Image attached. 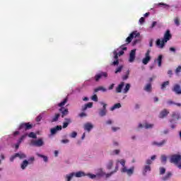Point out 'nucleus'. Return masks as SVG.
<instances>
[{
  "label": "nucleus",
  "instance_id": "1",
  "mask_svg": "<svg viewBox=\"0 0 181 181\" xmlns=\"http://www.w3.org/2000/svg\"><path fill=\"white\" fill-rule=\"evenodd\" d=\"M170 39H172V34H170V30H167L161 41L160 39H157L156 42L157 47H159L160 49H163V47H165V43H168Z\"/></svg>",
  "mask_w": 181,
  "mask_h": 181
},
{
  "label": "nucleus",
  "instance_id": "2",
  "mask_svg": "<svg viewBox=\"0 0 181 181\" xmlns=\"http://www.w3.org/2000/svg\"><path fill=\"white\" fill-rule=\"evenodd\" d=\"M117 163H120L122 165V166L123 167L121 169V172L122 173H127V175L128 176H132V175H134V170H135V168L134 167H132L129 169H127V167L125 166V160L124 159H121L117 160Z\"/></svg>",
  "mask_w": 181,
  "mask_h": 181
},
{
  "label": "nucleus",
  "instance_id": "3",
  "mask_svg": "<svg viewBox=\"0 0 181 181\" xmlns=\"http://www.w3.org/2000/svg\"><path fill=\"white\" fill-rule=\"evenodd\" d=\"M170 163L175 165L178 169H181V155L180 154H173L170 156Z\"/></svg>",
  "mask_w": 181,
  "mask_h": 181
},
{
  "label": "nucleus",
  "instance_id": "4",
  "mask_svg": "<svg viewBox=\"0 0 181 181\" xmlns=\"http://www.w3.org/2000/svg\"><path fill=\"white\" fill-rule=\"evenodd\" d=\"M16 158H19V159H26V154L23 153H16L14 155L11 156L10 158V162H13Z\"/></svg>",
  "mask_w": 181,
  "mask_h": 181
},
{
  "label": "nucleus",
  "instance_id": "5",
  "mask_svg": "<svg viewBox=\"0 0 181 181\" xmlns=\"http://www.w3.org/2000/svg\"><path fill=\"white\" fill-rule=\"evenodd\" d=\"M33 128V125L30 124V123H21L19 126L18 129H23V131H28L29 129H32Z\"/></svg>",
  "mask_w": 181,
  "mask_h": 181
},
{
  "label": "nucleus",
  "instance_id": "6",
  "mask_svg": "<svg viewBox=\"0 0 181 181\" xmlns=\"http://www.w3.org/2000/svg\"><path fill=\"white\" fill-rule=\"evenodd\" d=\"M141 34H139V33H138V31H134L132 32L129 36L126 39V42L128 43H131V42H132V39L134 37H139Z\"/></svg>",
  "mask_w": 181,
  "mask_h": 181
},
{
  "label": "nucleus",
  "instance_id": "7",
  "mask_svg": "<svg viewBox=\"0 0 181 181\" xmlns=\"http://www.w3.org/2000/svg\"><path fill=\"white\" fill-rule=\"evenodd\" d=\"M31 145H33V146H37L38 148H40V146H43V145H45V142L43 141V139H39L37 140L32 141Z\"/></svg>",
  "mask_w": 181,
  "mask_h": 181
},
{
  "label": "nucleus",
  "instance_id": "8",
  "mask_svg": "<svg viewBox=\"0 0 181 181\" xmlns=\"http://www.w3.org/2000/svg\"><path fill=\"white\" fill-rule=\"evenodd\" d=\"M151 50L148 49L145 54V57L142 59L143 64H148L151 62Z\"/></svg>",
  "mask_w": 181,
  "mask_h": 181
},
{
  "label": "nucleus",
  "instance_id": "9",
  "mask_svg": "<svg viewBox=\"0 0 181 181\" xmlns=\"http://www.w3.org/2000/svg\"><path fill=\"white\" fill-rule=\"evenodd\" d=\"M100 104H101V105H103V109L100 110L99 115L100 117H105V115H107V104H105L103 102H101Z\"/></svg>",
  "mask_w": 181,
  "mask_h": 181
},
{
  "label": "nucleus",
  "instance_id": "10",
  "mask_svg": "<svg viewBox=\"0 0 181 181\" xmlns=\"http://www.w3.org/2000/svg\"><path fill=\"white\" fill-rule=\"evenodd\" d=\"M103 77L107 78L108 77V74H107V72H100L95 76V81H100V79L103 78Z\"/></svg>",
  "mask_w": 181,
  "mask_h": 181
},
{
  "label": "nucleus",
  "instance_id": "11",
  "mask_svg": "<svg viewBox=\"0 0 181 181\" xmlns=\"http://www.w3.org/2000/svg\"><path fill=\"white\" fill-rule=\"evenodd\" d=\"M113 54H114V59H115V61H114L112 63V66H118V64H119V61L118 60L119 54L117 50L113 51Z\"/></svg>",
  "mask_w": 181,
  "mask_h": 181
},
{
  "label": "nucleus",
  "instance_id": "12",
  "mask_svg": "<svg viewBox=\"0 0 181 181\" xmlns=\"http://www.w3.org/2000/svg\"><path fill=\"white\" fill-rule=\"evenodd\" d=\"M59 112H61V117L62 118H64L66 115H69V109L66 107H61L59 110Z\"/></svg>",
  "mask_w": 181,
  "mask_h": 181
},
{
  "label": "nucleus",
  "instance_id": "13",
  "mask_svg": "<svg viewBox=\"0 0 181 181\" xmlns=\"http://www.w3.org/2000/svg\"><path fill=\"white\" fill-rule=\"evenodd\" d=\"M93 128H94V126L90 122H87L83 125V129L88 132H90Z\"/></svg>",
  "mask_w": 181,
  "mask_h": 181
},
{
  "label": "nucleus",
  "instance_id": "14",
  "mask_svg": "<svg viewBox=\"0 0 181 181\" xmlns=\"http://www.w3.org/2000/svg\"><path fill=\"white\" fill-rule=\"evenodd\" d=\"M136 54V49H132L131 52H130V54H129V62L130 63H132L134 60H135V56Z\"/></svg>",
  "mask_w": 181,
  "mask_h": 181
},
{
  "label": "nucleus",
  "instance_id": "15",
  "mask_svg": "<svg viewBox=\"0 0 181 181\" xmlns=\"http://www.w3.org/2000/svg\"><path fill=\"white\" fill-rule=\"evenodd\" d=\"M57 131H62V126H57L50 129L51 135L57 134Z\"/></svg>",
  "mask_w": 181,
  "mask_h": 181
},
{
  "label": "nucleus",
  "instance_id": "16",
  "mask_svg": "<svg viewBox=\"0 0 181 181\" xmlns=\"http://www.w3.org/2000/svg\"><path fill=\"white\" fill-rule=\"evenodd\" d=\"M173 91H174L175 94H181L180 85L179 84L174 85L173 88Z\"/></svg>",
  "mask_w": 181,
  "mask_h": 181
},
{
  "label": "nucleus",
  "instance_id": "17",
  "mask_svg": "<svg viewBox=\"0 0 181 181\" xmlns=\"http://www.w3.org/2000/svg\"><path fill=\"white\" fill-rule=\"evenodd\" d=\"M166 144V140H163L161 142H156V141H153L151 143V145H153L155 146H158V148H160Z\"/></svg>",
  "mask_w": 181,
  "mask_h": 181
},
{
  "label": "nucleus",
  "instance_id": "18",
  "mask_svg": "<svg viewBox=\"0 0 181 181\" xmlns=\"http://www.w3.org/2000/svg\"><path fill=\"white\" fill-rule=\"evenodd\" d=\"M169 111L166 109L163 110L159 114V118H165L168 117Z\"/></svg>",
  "mask_w": 181,
  "mask_h": 181
},
{
  "label": "nucleus",
  "instance_id": "19",
  "mask_svg": "<svg viewBox=\"0 0 181 181\" xmlns=\"http://www.w3.org/2000/svg\"><path fill=\"white\" fill-rule=\"evenodd\" d=\"M151 165H144L143 168V175L145 176L146 175V173L147 172H151Z\"/></svg>",
  "mask_w": 181,
  "mask_h": 181
},
{
  "label": "nucleus",
  "instance_id": "20",
  "mask_svg": "<svg viewBox=\"0 0 181 181\" xmlns=\"http://www.w3.org/2000/svg\"><path fill=\"white\" fill-rule=\"evenodd\" d=\"M172 118L174 120L180 119V118H181L180 114L179 112H174L172 114Z\"/></svg>",
  "mask_w": 181,
  "mask_h": 181
},
{
  "label": "nucleus",
  "instance_id": "21",
  "mask_svg": "<svg viewBox=\"0 0 181 181\" xmlns=\"http://www.w3.org/2000/svg\"><path fill=\"white\" fill-rule=\"evenodd\" d=\"M65 122L63 123L62 128H67L69 127V124H71V119L70 118H65Z\"/></svg>",
  "mask_w": 181,
  "mask_h": 181
},
{
  "label": "nucleus",
  "instance_id": "22",
  "mask_svg": "<svg viewBox=\"0 0 181 181\" xmlns=\"http://www.w3.org/2000/svg\"><path fill=\"white\" fill-rule=\"evenodd\" d=\"M28 165H30L29 161H28V160H24L21 165V168L23 170H25Z\"/></svg>",
  "mask_w": 181,
  "mask_h": 181
},
{
  "label": "nucleus",
  "instance_id": "23",
  "mask_svg": "<svg viewBox=\"0 0 181 181\" xmlns=\"http://www.w3.org/2000/svg\"><path fill=\"white\" fill-rule=\"evenodd\" d=\"M60 118V113H56L54 117H52L51 122H57Z\"/></svg>",
  "mask_w": 181,
  "mask_h": 181
},
{
  "label": "nucleus",
  "instance_id": "24",
  "mask_svg": "<svg viewBox=\"0 0 181 181\" xmlns=\"http://www.w3.org/2000/svg\"><path fill=\"white\" fill-rule=\"evenodd\" d=\"M87 108H93V103H88L84 105V106L82 107V111H86Z\"/></svg>",
  "mask_w": 181,
  "mask_h": 181
},
{
  "label": "nucleus",
  "instance_id": "25",
  "mask_svg": "<svg viewBox=\"0 0 181 181\" xmlns=\"http://www.w3.org/2000/svg\"><path fill=\"white\" fill-rule=\"evenodd\" d=\"M74 177V173H71L65 176L66 181H71Z\"/></svg>",
  "mask_w": 181,
  "mask_h": 181
},
{
  "label": "nucleus",
  "instance_id": "26",
  "mask_svg": "<svg viewBox=\"0 0 181 181\" xmlns=\"http://www.w3.org/2000/svg\"><path fill=\"white\" fill-rule=\"evenodd\" d=\"M74 176L75 177H83L86 176V173H84V172L83 171H79L77 173H74Z\"/></svg>",
  "mask_w": 181,
  "mask_h": 181
},
{
  "label": "nucleus",
  "instance_id": "27",
  "mask_svg": "<svg viewBox=\"0 0 181 181\" xmlns=\"http://www.w3.org/2000/svg\"><path fill=\"white\" fill-rule=\"evenodd\" d=\"M114 165V160H109V161L107 163V169H108L109 170H111V169H112V166Z\"/></svg>",
  "mask_w": 181,
  "mask_h": 181
},
{
  "label": "nucleus",
  "instance_id": "28",
  "mask_svg": "<svg viewBox=\"0 0 181 181\" xmlns=\"http://www.w3.org/2000/svg\"><path fill=\"white\" fill-rule=\"evenodd\" d=\"M170 177H172V173L168 172L164 177H163L162 179H163V180L166 181V180H169V179H170Z\"/></svg>",
  "mask_w": 181,
  "mask_h": 181
},
{
  "label": "nucleus",
  "instance_id": "29",
  "mask_svg": "<svg viewBox=\"0 0 181 181\" xmlns=\"http://www.w3.org/2000/svg\"><path fill=\"white\" fill-rule=\"evenodd\" d=\"M98 91H103V93H105V91H107V89L103 86H99L94 90V93H98Z\"/></svg>",
  "mask_w": 181,
  "mask_h": 181
},
{
  "label": "nucleus",
  "instance_id": "30",
  "mask_svg": "<svg viewBox=\"0 0 181 181\" xmlns=\"http://www.w3.org/2000/svg\"><path fill=\"white\" fill-rule=\"evenodd\" d=\"M124 83L122 82L118 87L116 88L117 93H121L122 91V87H124Z\"/></svg>",
  "mask_w": 181,
  "mask_h": 181
},
{
  "label": "nucleus",
  "instance_id": "31",
  "mask_svg": "<svg viewBox=\"0 0 181 181\" xmlns=\"http://www.w3.org/2000/svg\"><path fill=\"white\" fill-rule=\"evenodd\" d=\"M67 103V98H64L62 102L58 104V107H61V108H64V105Z\"/></svg>",
  "mask_w": 181,
  "mask_h": 181
},
{
  "label": "nucleus",
  "instance_id": "32",
  "mask_svg": "<svg viewBox=\"0 0 181 181\" xmlns=\"http://www.w3.org/2000/svg\"><path fill=\"white\" fill-rule=\"evenodd\" d=\"M118 108H121V103H116L112 107H110V111H114V110H117Z\"/></svg>",
  "mask_w": 181,
  "mask_h": 181
},
{
  "label": "nucleus",
  "instance_id": "33",
  "mask_svg": "<svg viewBox=\"0 0 181 181\" xmlns=\"http://www.w3.org/2000/svg\"><path fill=\"white\" fill-rule=\"evenodd\" d=\"M167 104H168V105H177V107H181V104L180 103H176L175 102H173V100H168Z\"/></svg>",
  "mask_w": 181,
  "mask_h": 181
},
{
  "label": "nucleus",
  "instance_id": "34",
  "mask_svg": "<svg viewBox=\"0 0 181 181\" xmlns=\"http://www.w3.org/2000/svg\"><path fill=\"white\" fill-rule=\"evenodd\" d=\"M163 58V56L162 54H160L157 59L158 67H160L162 66V59Z\"/></svg>",
  "mask_w": 181,
  "mask_h": 181
},
{
  "label": "nucleus",
  "instance_id": "35",
  "mask_svg": "<svg viewBox=\"0 0 181 181\" xmlns=\"http://www.w3.org/2000/svg\"><path fill=\"white\" fill-rule=\"evenodd\" d=\"M157 5L158 6H160L161 8H164V9H169V5L165 3H159Z\"/></svg>",
  "mask_w": 181,
  "mask_h": 181
},
{
  "label": "nucleus",
  "instance_id": "36",
  "mask_svg": "<svg viewBox=\"0 0 181 181\" xmlns=\"http://www.w3.org/2000/svg\"><path fill=\"white\" fill-rule=\"evenodd\" d=\"M122 69H124V66L120 65L119 67H117L115 71V74H118V73H121L122 71Z\"/></svg>",
  "mask_w": 181,
  "mask_h": 181
},
{
  "label": "nucleus",
  "instance_id": "37",
  "mask_svg": "<svg viewBox=\"0 0 181 181\" xmlns=\"http://www.w3.org/2000/svg\"><path fill=\"white\" fill-rule=\"evenodd\" d=\"M145 91H151L152 90V85L151 83H148L145 88H144Z\"/></svg>",
  "mask_w": 181,
  "mask_h": 181
},
{
  "label": "nucleus",
  "instance_id": "38",
  "mask_svg": "<svg viewBox=\"0 0 181 181\" xmlns=\"http://www.w3.org/2000/svg\"><path fill=\"white\" fill-rule=\"evenodd\" d=\"M166 86H169V81H166L162 83L161 90H165V88H166Z\"/></svg>",
  "mask_w": 181,
  "mask_h": 181
},
{
  "label": "nucleus",
  "instance_id": "39",
  "mask_svg": "<svg viewBox=\"0 0 181 181\" xmlns=\"http://www.w3.org/2000/svg\"><path fill=\"white\" fill-rule=\"evenodd\" d=\"M96 176H105V173L103 171V169H100V171L96 174Z\"/></svg>",
  "mask_w": 181,
  "mask_h": 181
},
{
  "label": "nucleus",
  "instance_id": "40",
  "mask_svg": "<svg viewBox=\"0 0 181 181\" xmlns=\"http://www.w3.org/2000/svg\"><path fill=\"white\" fill-rule=\"evenodd\" d=\"M166 160H168V157H166V156H165V155H162L161 156L162 163H163L165 165V163H166Z\"/></svg>",
  "mask_w": 181,
  "mask_h": 181
},
{
  "label": "nucleus",
  "instance_id": "41",
  "mask_svg": "<svg viewBox=\"0 0 181 181\" xmlns=\"http://www.w3.org/2000/svg\"><path fill=\"white\" fill-rule=\"evenodd\" d=\"M129 88H131V84L127 83L124 89V93H128V91H129Z\"/></svg>",
  "mask_w": 181,
  "mask_h": 181
},
{
  "label": "nucleus",
  "instance_id": "42",
  "mask_svg": "<svg viewBox=\"0 0 181 181\" xmlns=\"http://www.w3.org/2000/svg\"><path fill=\"white\" fill-rule=\"evenodd\" d=\"M37 156H39V158H42L44 160V162H47V160H48L47 156H43V155L39 154V153H37Z\"/></svg>",
  "mask_w": 181,
  "mask_h": 181
},
{
  "label": "nucleus",
  "instance_id": "43",
  "mask_svg": "<svg viewBox=\"0 0 181 181\" xmlns=\"http://www.w3.org/2000/svg\"><path fill=\"white\" fill-rule=\"evenodd\" d=\"M29 138H33L34 139H36V138H37V136H36V134H35V132H30L28 134Z\"/></svg>",
  "mask_w": 181,
  "mask_h": 181
},
{
  "label": "nucleus",
  "instance_id": "44",
  "mask_svg": "<svg viewBox=\"0 0 181 181\" xmlns=\"http://www.w3.org/2000/svg\"><path fill=\"white\" fill-rule=\"evenodd\" d=\"M166 169L163 167L160 168V175H165Z\"/></svg>",
  "mask_w": 181,
  "mask_h": 181
},
{
  "label": "nucleus",
  "instance_id": "45",
  "mask_svg": "<svg viewBox=\"0 0 181 181\" xmlns=\"http://www.w3.org/2000/svg\"><path fill=\"white\" fill-rule=\"evenodd\" d=\"M129 77V70H127L126 75L122 76L123 80H127V78Z\"/></svg>",
  "mask_w": 181,
  "mask_h": 181
},
{
  "label": "nucleus",
  "instance_id": "46",
  "mask_svg": "<svg viewBox=\"0 0 181 181\" xmlns=\"http://www.w3.org/2000/svg\"><path fill=\"white\" fill-rule=\"evenodd\" d=\"M91 100L97 103L98 101V97L97 96L96 94H95L91 97Z\"/></svg>",
  "mask_w": 181,
  "mask_h": 181
},
{
  "label": "nucleus",
  "instance_id": "47",
  "mask_svg": "<svg viewBox=\"0 0 181 181\" xmlns=\"http://www.w3.org/2000/svg\"><path fill=\"white\" fill-rule=\"evenodd\" d=\"M144 127H145L146 129H149V128H153V124L147 123L145 124Z\"/></svg>",
  "mask_w": 181,
  "mask_h": 181
},
{
  "label": "nucleus",
  "instance_id": "48",
  "mask_svg": "<svg viewBox=\"0 0 181 181\" xmlns=\"http://www.w3.org/2000/svg\"><path fill=\"white\" fill-rule=\"evenodd\" d=\"M174 22H175L176 26H179V25H180V23L179 21V18H177V17L174 19Z\"/></svg>",
  "mask_w": 181,
  "mask_h": 181
},
{
  "label": "nucleus",
  "instance_id": "49",
  "mask_svg": "<svg viewBox=\"0 0 181 181\" xmlns=\"http://www.w3.org/2000/svg\"><path fill=\"white\" fill-rule=\"evenodd\" d=\"M33 162H35V157H30L29 159H28V163L30 165H32V163H33Z\"/></svg>",
  "mask_w": 181,
  "mask_h": 181
},
{
  "label": "nucleus",
  "instance_id": "50",
  "mask_svg": "<svg viewBox=\"0 0 181 181\" xmlns=\"http://www.w3.org/2000/svg\"><path fill=\"white\" fill-rule=\"evenodd\" d=\"M25 136L23 135L18 141V144H22V141H23L25 139Z\"/></svg>",
  "mask_w": 181,
  "mask_h": 181
},
{
  "label": "nucleus",
  "instance_id": "51",
  "mask_svg": "<svg viewBox=\"0 0 181 181\" xmlns=\"http://www.w3.org/2000/svg\"><path fill=\"white\" fill-rule=\"evenodd\" d=\"M42 115H38V116L36 117V122H40V121H42Z\"/></svg>",
  "mask_w": 181,
  "mask_h": 181
},
{
  "label": "nucleus",
  "instance_id": "52",
  "mask_svg": "<svg viewBox=\"0 0 181 181\" xmlns=\"http://www.w3.org/2000/svg\"><path fill=\"white\" fill-rule=\"evenodd\" d=\"M139 23H140V25H144V23H145V18L141 17V18L139 19Z\"/></svg>",
  "mask_w": 181,
  "mask_h": 181
},
{
  "label": "nucleus",
  "instance_id": "53",
  "mask_svg": "<svg viewBox=\"0 0 181 181\" xmlns=\"http://www.w3.org/2000/svg\"><path fill=\"white\" fill-rule=\"evenodd\" d=\"M88 176L90 177V179H95V177H97V175L94 174H88Z\"/></svg>",
  "mask_w": 181,
  "mask_h": 181
},
{
  "label": "nucleus",
  "instance_id": "54",
  "mask_svg": "<svg viewBox=\"0 0 181 181\" xmlns=\"http://www.w3.org/2000/svg\"><path fill=\"white\" fill-rule=\"evenodd\" d=\"M71 138H76V136H77V132H73L71 134H70Z\"/></svg>",
  "mask_w": 181,
  "mask_h": 181
},
{
  "label": "nucleus",
  "instance_id": "55",
  "mask_svg": "<svg viewBox=\"0 0 181 181\" xmlns=\"http://www.w3.org/2000/svg\"><path fill=\"white\" fill-rule=\"evenodd\" d=\"M181 71V65L178 66V67H177V69H175V73L177 74L179 73H180Z\"/></svg>",
  "mask_w": 181,
  "mask_h": 181
},
{
  "label": "nucleus",
  "instance_id": "56",
  "mask_svg": "<svg viewBox=\"0 0 181 181\" xmlns=\"http://www.w3.org/2000/svg\"><path fill=\"white\" fill-rule=\"evenodd\" d=\"M119 165V163H118V162L117 161L115 170L112 171V172H114V173H115L116 172H118V169H119V165Z\"/></svg>",
  "mask_w": 181,
  "mask_h": 181
},
{
  "label": "nucleus",
  "instance_id": "57",
  "mask_svg": "<svg viewBox=\"0 0 181 181\" xmlns=\"http://www.w3.org/2000/svg\"><path fill=\"white\" fill-rule=\"evenodd\" d=\"M146 163L147 165L151 166V165H152V160H151V159L146 160Z\"/></svg>",
  "mask_w": 181,
  "mask_h": 181
},
{
  "label": "nucleus",
  "instance_id": "58",
  "mask_svg": "<svg viewBox=\"0 0 181 181\" xmlns=\"http://www.w3.org/2000/svg\"><path fill=\"white\" fill-rule=\"evenodd\" d=\"M113 173L114 172L112 171L110 173H107V174L105 173V176L106 178H108V177H110V176H112Z\"/></svg>",
  "mask_w": 181,
  "mask_h": 181
},
{
  "label": "nucleus",
  "instance_id": "59",
  "mask_svg": "<svg viewBox=\"0 0 181 181\" xmlns=\"http://www.w3.org/2000/svg\"><path fill=\"white\" fill-rule=\"evenodd\" d=\"M170 52H173V53H176V48L171 47H170Z\"/></svg>",
  "mask_w": 181,
  "mask_h": 181
},
{
  "label": "nucleus",
  "instance_id": "60",
  "mask_svg": "<svg viewBox=\"0 0 181 181\" xmlns=\"http://www.w3.org/2000/svg\"><path fill=\"white\" fill-rule=\"evenodd\" d=\"M69 140L67 139L62 140V144H69Z\"/></svg>",
  "mask_w": 181,
  "mask_h": 181
},
{
  "label": "nucleus",
  "instance_id": "61",
  "mask_svg": "<svg viewBox=\"0 0 181 181\" xmlns=\"http://www.w3.org/2000/svg\"><path fill=\"white\" fill-rule=\"evenodd\" d=\"M79 117H81V118H83V117H87V114H86L85 112H81V114H79Z\"/></svg>",
  "mask_w": 181,
  "mask_h": 181
},
{
  "label": "nucleus",
  "instance_id": "62",
  "mask_svg": "<svg viewBox=\"0 0 181 181\" xmlns=\"http://www.w3.org/2000/svg\"><path fill=\"white\" fill-rule=\"evenodd\" d=\"M118 129H119V127H112V130L113 131V132H117Z\"/></svg>",
  "mask_w": 181,
  "mask_h": 181
},
{
  "label": "nucleus",
  "instance_id": "63",
  "mask_svg": "<svg viewBox=\"0 0 181 181\" xmlns=\"http://www.w3.org/2000/svg\"><path fill=\"white\" fill-rule=\"evenodd\" d=\"M168 76H170V77H172V74H173V72L172 71V70H169L168 71Z\"/></svg>",
  "mask_w": 181,
  "mask_h": 181
},
{
  "label": "nucleus",
  "instance_id": "64",
  "mask_svg": "<svg viewBox=\"0 0 181 181\" xmlns=\"http://www.w3.org/2000/svg\"><path fill=\"white\" fill-rule=\"evenodd\" d=\"M120 49L122 50V51H124V50H127V47H124V45H122L121 47H120Z\"/></svg>",
  "mask_w": 181,
  "mask_h": 181
}]
</instances>
